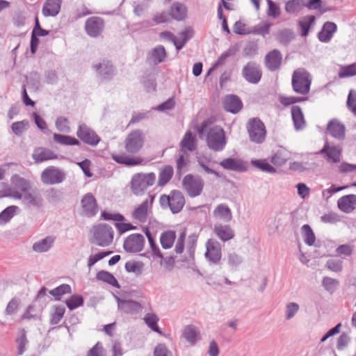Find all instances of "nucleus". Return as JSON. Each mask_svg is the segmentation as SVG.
Returning <instances> with one entry per match:
<instances>
[{
  "label": "nucleus",
  "mask_w": 356,
  "mask_h": 356,
  "mask_svg": "<svg viewBox=\"0 0 356 356\" xmlns=\"http://www.w3.org/2000/svg\"><path fill=\"white\" fill-rule=\"evenodd\" d=\"M209 122H203L198 129L200 134L207 131V143L209 148L215 152H219L224 149L227 140L224 130L219 126H214L208 129Z\"/></svg>",
  "instance_id": "f257e3e1"
},
{
  "label": "nucleus",
  "mask_w": 356,
  "mask_h": 356,
  "mask_svg": "<svg viewBox=\"0 0 356 356\" xmlns=\"http://www.w3.org/2000/svg\"><path fill=\"white\" fill-rule=\"evenodd\" d=\"M312 76L309 72L303 68L296 70L291 79V85L295 92L305 95L310 91Z\"/></svg>",
  "instance_id": "f03ea898"
},
{
  "label": "nucleus",
  "mask_w": 356,
  "mask_h": 356,
  "mask_svg": "<svg viewBox=\"0 0 356 356\" xmlns=\"http://www.w3.org/2000/svg\"><path fill=\"white\" fill-rule=\"evenodd\" d=\"M156 175L153 172L136 173L133 175L131 181V190L136 195H142L148 187L154 184Z\"/></svg>",
  "instance_id": "7ed1b4c3"
},
{
  "label": "nucleus",
  "mask_w": 356,
  "mask_h": 356,
  "mask_svg": "<svg viewBox=\"0 0 356 356\" xmlns=\"http://www.w3.org/2000/svg\"><path fill=\"white\" fill-rule=\"evenodd\" d=\"M92 241L101 247H106L111 244L113 240L114 232L113 228L106 224H99L92 229Z\"/></svg>",
  "instance_id": "20e7f679"
},
{
  "label": "nucleus",
  "mask_w": 356,
  "mask_h": 356,
  "mask_svg": "<svg viewBox=\"0 0 356 356\" xmlns=\"http://www.w3.org/2000/svg\"><path fill=\"white\" fill-rule=\"evenodd\" d=\"M159 202L163 208L169 207L173 213H179L185 204L184 197L179 191H172L168 195H161Z\"/></svg>",
  "instance_id": "39448f33"
},
{
  "label": "nucleus",
  "mask_w": 356,
  "mask_h": 356,
  "mask_svg": "<svg viewBox=\"0 0 356 356\" xmlns=\"http://www.w3.org/2000/svg\"><path fill=\"white\" fill-rule=\"evenodd\" d=\"M145 143V136L141 130L137 129L129 133L124 140V148L130 154L140 152Z\"/></svg>",
  "instance_id": "423d86ee"
},
{
  "label": "nucleus",
  "mask_w": 356,
  "mask_h": 356,
  "mask_svg": "<svg viewBox=\"0 0 356 356\" xmlns=\"http://www.w3.org/2000/svg\"><path fill=\"white\" fill-rule=\"evenodd\" d=\"M184 189L191 197L200 195L203 190L204 181L200 177L187 175L182 180Z\"/></svg>",
  "instance_id": "0eeeda50"
},
{
  "label": "nucleus",
  "mask_w": 356,
  "mask_h": 356,
  "mask_svg": "<svg viewBox=\"0 0 356 356\" xmlns=\"http://www.w3.org/2000/svg\"><path fill=\"white\" fill-rule=\"evenodd\" d=\"M248 131L251 141L261 143L266 137V128L264 123L258 118L251 119L248 124Z\"/></svg>",
  "instance_id": "6e6552de"
},
{
  "label": "nucleus",
  "mask_w": 356,
  "mask_h": 356,
  "mask_svg": "<svg viewBox=\"0 0 356 356\" xmlns=\"http://www.w3.org/2000/svg\"><path fill=\"white\" fill-rule=\"evenodd\" d=\"M154 197L145 200L140 204L136 206L131 212V218L134 221L145 223L147 221L152 209Z\"/></svg>",
  "instance_id": "1a4fd4ad"
},
{
  "label": "nucleus",
  "mask_w": 356,
  "mask_h": 356,
  "mask_svg": "<svg viewBox=\"0 0 356 356\" xmlns=\"http://www.w3.org/2000/svg\"><path fill=\"white\" fill-rule=\"evenodd\" d=\"M205 248L204 256L206 259L209 263L218 264L222 257L221 244L214 238H209L205 243Z\"/></svg>",
  "instance_id": "9d476101"
},
{
  "label": "nucleus",
  "mask_w": 356,
  "mask_h": 356,
  "mask_svg": "<svg viewBox=\"0 0 356 356\" xmlns=\"http://www.w3.org/2000/svg\"><path fill=\"white\" fill-rule=\"evenodd\" d=\"M65 178V173L54 166L45 168L41 174V181L47 185L61 183Z\"/></svg>",
  "instance_id": "9b49d317"
},
{
  "label": "nucleus",
  "mask_w": 356,
  "mask_h": 356,
  "mask_svg": "<svg viewBox=\"0 0 356 356\" xmlns=\"http://www.w3.org/2000/svg\"><path fill=\"white\" fill-rule=\"evenodd\" d=\"M144 243L145 238L142 234H134L125 239L123 247L126 252L136 253L143 250Z\"/></svg>",
  "instance_id": "f8f14e48"
},
{
  "label": "nucleus",
  "mask_w": 356,
  "mask_h": 356,
  "mask_svg": "<svg viewBox=\"0 0 356 356\" xmlns=\"http://www.w3.org/2000/svg\"><path fill=\"white\" fill-rule=\"evenodd\" d=\"M243 78L249 83H257L261 78V70L254 63H248L242 70Z\"/></svg>",
  "instance_id": "ddd939ff"
},
{
  "label": "nucleus",
  "mask_w": 356,
  "mask_h": 356,
  "mask_svg": "<svg viewBox=\"0 0 356 356\" xmlns=\"http://www.w3.org/2000/svg\"><path fill=\"white\" fill-rule=\"evenodd\" d=\"M76 134L82 141L92 146L97 145L100 140L97 134L86 124L79 126Z\"/></svg>",
  "instance_id": "4468645a"
},
{
  "label": "nucleus",
  "mask_w": 356,
  "mask_h": 356,
  "mask_svg": "<svg viewBox=\"0 0 356 356\" xmlns=\"http://www.w3.org/2000/svg\"><path fill=\"white\" fill-rule=\"evenodd\" d=\"M85 29L88 35L96 38L104 29V21L98 17H90L86 22Z\"/></svg>",
  "instance_id": "2eb2a0df"
},
{
  "label": "nucleus",
  "mask_w": 356,
  "mask_h": 356,
  "mask_svg": "<svg viewBox=\"0 0 356 356\" xmlns=\"http://www.w3.org/2000/svg\"><path fill=\"white\" fill-rule=\"evenodd\" d=\"M197 160V170L200 172H204L206 174H211L215 175L216 177H220V174L213 170L211 168L212 159L210 156L204 154H198L196 156Z\"/></svg>",
  "instance_id": "dca6fc26"
},
{
  "label": "nucleus",
  "mask_w": 356,
  "mask_h": 356,
  "mask_svg": "<svg viewBox=\"0 0 356 356\" xmlns=\"http://www.w3.org/2000/svg\"><path fill=\"white\" fill-rule=\"evenodd\" d=\"M325 156L327 162L339 163L341 157V148L339 146L330 145L326 143L319 152Z\"/></svg>",
  "instance_id": "f3484780"
},
{
  "label": "nucleus",
  "mask_w": 356,
  "mask_h": 356,
  "mask_svg": "<svg viewBox=\"0 0 356 356\" xmlns=\"http://www.w3.org/2000/svg\"><path fill=\"white\" fill-rule=\"evenodd\" d=\"M81 206L85 216H94L97 212L96 200L92 193L86 194L81 200Z\"/></svg>",
  "instance_id": "a211bd4d"
},
{
  "label": "nucleus",
  "mask_w": 356,
  "mask_h": 356,
  "mask_svg": "<svg viewBox=\"0 0 356 356\" xmlns=\"http://www.w3.org/2000/svg\"><path fill=\"white\" fill-rule=\"evenodd\" d=\"M219 165L224 169L236 172H243L247 170L246 164L238 158H227L222 160Z\"/></svg>",
  "instance_id": "6ab92c4d"
},
{
  "label": "nucleus",
  "mask_w": 356,
  "mask_h": 356,
  "mask_svg": "<svg viewBox=\"0 0 356 356\" xmlns=\"http://www.w3.org/2000/svg\"><path fill=\"white\" fill-rule=\"evenodd\" d=\"M213 232L216 236L223 242L228 241L234 236V231L227 225L220 223L214 225Z\"/></svg>",
  "instance_id": "aec40b11"
},
{
  "label": "nucleus",
  "mask_w": 356,
  "mask_h": 356,
  "mask_svg": "<svg viewBox=\"0 0 356 356\" xmlns=\"http://www.w3.org/2000/svg\"><path fill=\"white\" fill-rule=\"evenodd\" d=\"M20 200L28 203L32 207H40L42 204V198L40 195L34 190L29 189L24 193H19Z\"/></svg>",
  "instance_id": "412c9836"
},
{
  "label": "nucleus",
  "mask_w": 356,
  "mask_h": 356,
  "mask_svg": "<svg viewBox=\"0 0 356 356\" xmlns=\"http://www.w3.org/2000/svg\"><path fill=\"white\" fill-rule=\"evenodd\" d=\"M62 0H46L42 13L44 17H55L60 10Z\"/></svg>",
  "instance_id": "4be33fe9"
},
{
  "label": "nucleus",
  "mask_w": 356,
  "mask_h": 356,
  "mask_svg": "<svg viewBox=\"0 0 356 356\" xmlns=\"http://www.w3.org/2000/svg\"><path fill=\"white\" fill-rule=\"evenodd\" d=\"M340 210L350 213L356 209V195H347L341 197L337 202Z\"/></svg>",
  "instance_id": "5701e85b"
},
{
  "label": "nucleus",
  "mask_w": 356,
  "mask_h": 356,
  "mask_svg": "<svg viewBox=\"0 0 356 356\" xmlns=\"http://www.w3.org/2000/svg\"><path fill=\"white\" fill-rule=\"evenodd\" d=\"M118 305L122 312L127 314L138 313L142 309L139 302L131 300H120L118 298Z\"/></svg>",
  "instance_id": "b1692460"
},
{
  "label": "nucleus",
  "mask_w": 356,
  "mask_h": 356,
  "mask_svg": "<svg viewBox=\"0 0 356 356\" xmlns=\"http://www.w3.org/2000/svg\"><path fill=\"white\" fill-rule=\"evenodd\" d=\"M282 58V54L278 50L271 51L266 56L265 58L267 68L271 71L276 70L281 65Z\"/></svg>",
  "instance_id": "393cba45"
},
{
  "label": "nucleus",
  "mask_w": 356,
  "mask_h": 356,
  "mask_svg": "<svg viewBox=\"0 0 356 356\" xmlns=\"http://www.w3.org/2000/svg\"><path fill=\"white\" fill-rule=\"evenodd\" d=\"M223 105L226 111L232 113H238L242 108L241 101L234 95L226 96L223 101Z\"/></svg>",
  "instance_id": "a878e982"
},
{
  "label": "nucleus",
  "mask_w": 356,
  "mask_h": 356,
  "mask_svg": "<svg viewBox=\"0 0 356 356\" xmlns=\"http://www.w3.org/2000/svg\"><path fill=\"white\" fill-rule=\"evenodd\" d=\"M182 337L191 345L194 346L200 339V330L195 325H189L184 327Z\"/></svg>",
  "instance_id": "bb28decb"
},
{
  "label": "nucleus",
  "mask_w": 356,
  "mask_h": 356,
  "mask_svg": "<svg viewBox=\"0 0 356 356\" xmlns=\"http://www.w3.org/2000/svg\"><path fill=\"white\" fill-rule=\"evenodd\" d=\"M32 157L35 163L57 159L56 154L49 149L38 147L35 149Z\"/></svg>",
  "instance_id": "cd10ccee"
},
{
  "label": "nucleus",
  "mask_w": 356,
  "mask_h": 356,
  "mask_svg": "<svg viewBox=\"0 0 356 356\" xmlns=\"http://www.w3.org/2000/svg\"><path fill=\"white\" fill-rule=\"evenodd\" d=\"M213 217L225 222H229L232 218V214L230 209L226 204H220L218 205L213 212Z\"/></svg>",
  "instance_id": "c85d7f7f"
},
{
  "label": "nucleus",
  "mask_w": 356,
  "mask_h": 356,
  "mask_svg": "<svg viewBox=\"0 0 356 356\" xmlns=\"http://www.w3.org/2000/svg\"><path fill=\"white\" fill-rule=\"evenodd\" d=\"M337 29V24L334 22H327L324 24L322 30L318 33V39L323 42H329L334 33Z\"/></svg>",
  "instance_id": "c756f323"
},
{
  "label": "nucleus",
  "mask_w": 356,
  "mask_h": 356,
  "mask_svg": "<svg viewBox=\"0 0 356 356\" xmlns=\"http://www.w3.org/2000/svg\"><path fill=\"white\" fill-rule=\"evenodd\" d=\"M94 69L103 79H109L113 74V65L108 60H103L93 65Z\"/></svg>",
  "instance_id": "7c9ffc66"
},
{
  "label": "nucleus",
  "mask_w": 356,
  "mask_h": 356,
  "mask_svg": "<svg viewBox=\"0 0 356 356\" xmlns=\"http://www.w3.org/2000/svg\"><path fill=\"white\" fill-rule=\"evenodd\" d=\"M327 129L332 136L337 139L341 140L345 137V127L337 120H331L327 124Z\"/></svg>",
  "instance_id": "2f4dec72"
},
{
  "label": "nucleus",
  "mask_w": 356,
  "mask_h": 356,
  "mask_svg": "<svg viewBox=\"0 0 356 356\" xmlns=\"http://www.w3.org/2000/svg\"><path fill=\"white\" fill-rule=\"evenodd\" d=\"M54 241V237L47 236L44 238L35 242L32 247L33 250L38 253L47 252L53 246Z\"/></svg>",
  "instance_id": "473e14b6"
},
{
  "label": "nucleus",
  "mask_w": 356,
  "mask_h": 356,
  "mask_svg": "<svg viewBox=\"0 0 356 356\" xmlns=\"http://www.w3.org/2000/svg\"><path fill=\"white\" fill-rule=\"evenodd\" d=\"M186 7L184 4L175 2L171 6L170 15L175 20L181 21L186 17Z\"/></svg>",
  "instance_id": "72a5a7b5"
},
{
  "label": "nucleus",
  "mask_w": 356,
  "mask_h": 356,
  "mask_svg": "<svg viewBox=\"0 0 356 356\" xmlns=\"http://www.w3.org/2000/svg\"><path fill=\"white\" fill-rule=\"evenodd\" d=\"M291 115L294 124V127L296 130H300L305 127V120L300 106H292Z\"/></svg>",
  "instance_id": "f704fd0d"
},
{
  "label": "nucleus",
  "mask_w": 356,
  "mask_h": 356,
  "mask_svg": "<svg viewBox=\"0 0 356 356\" xmlns=\"http://www.w3.org/2000/svg\"><path fill=\"white\" fill-rule=\"evenodd\" d=\"M112 157L117 163L129 166L137 165L143 162V159L140 157H131L124 154H114Z\"/></svg>",
  "instance_id": "c9c22d12"
},
{
  "label": "nucleus",
  "mask_w": 356,
  "mask_h": 356,
  "mask_svg": "<svg viewBox=\"0 0 356 356\" xmlns=\"http://www.w3.org/2000/svg\"><path fill=\"white\" fill-rule=\"evenodd\" d=\"M305 0H289L286 3L285 10L289 14H295L300 12L306 7Z\"/></svg>",
  "instance_id": "e433bc0d"
},
{
  "label": "nucleus",
  "mask_w": 356,
  "mask_h": 356,
  "mask_svg": "<svg viewBox=\"0 0 356 356\" xmlns=\"http://www.w3.org/2000/svg\"><path fill=\"white\" fill-rule=\"evenodd\" d=\"M17 206H9L0 213V225H5L8 222L13 216L19 211Z\"/></svg>",
  "instance_id": "4c0bfd02"
},
{
  "label": "nucleus",
  "mask_w": 356,
  "mask_h": 356,
  "mask_svg": "<svg viewBox=\"0 0 356 356\" xmlns=\"http://www.w3.org/2000/svg\"><path fill=\"white\" fill-rule=\"evenodd\" d=\"M166 57V51L165 48L161 46H157L150 53V59L152 62L154 64H159L163 61H164Z\"/></svg>",
  "instance_id": "58836bf2"
},
{
  "label": "nucleus",
  "mask_w": 356,
  "mask_h": 356,
  "mask_svg": "<svg viewBox=\"0 0 356 356\" xmlns=\"http://www.w3.org/2000/svg\"><path fill=\"white\" fill-rule=\"evenodd\" d=\"M11 181L14 188H16V190L22 193H24L31 188L29 181L17 175L14 176Z\"/></svg>",
  "instance_id": "ea45409f"
},
{
  "label": "nucleus",
  "mask_w": 356,
  "mask_h": 356,
  "mask_svg": "<svg viewBox=\"0 0 356 356\" xmlns=\"http://www.w3.org/2000/svg\"><path fill=\"white\" fill-rule=\"evenodd\" d=\"M176 238V234L174 231H167L161 234L160 236V241L162 245V248L164 249H169L172 248L175 240Z\"/></svg>",
  "instance_id": "a19ab883"
},
{
  "label": "nucleus",
  "mask_w": 356,
  "mask_h": 356,
  "mask_svg": "<svg viewBox=\"0 0 356 356\" xmlns=\"http://www.w3.org/2000/svg\"><path fill=\"white\" fill-rule=\"evenodd\" d=\"M173 175V168L170 165H166L163 168L159 176L158 185L159 186H165L171 179Z\"/></svg>",
  "instance_id": "79ce46f5"
},
{
  "label": "nucleus",
  "mask_w": 356,
  "mask_h": 356,
  "mask_svg": "<svg viewBox=\"0 0 356 356\" xmlns=\"http://www.w3.org/2000/svg\"><path fill=\"white\" fill-rule=\"evenodd\" d=\"M124 267L128 273H132L136 275H140L143 272L144 264L139 261H129L125 264Z\"/></svg>",
  "instance_id": "37998d69"
},
{
  "label": "nucleus",
  "mask_w": 356,
  "mask_h": 356,
  "mask_svg": "<svg viewBox=\"0 0 356 356\" xmlns=\"http://www.w3.org/2000/svg\"><path fill=\"white\" fill-rule=\"evenodd\" d=\"M181 147L182 151L184 149H187L188 151H193L195 148V137L192 135L190 131H188L184 135L181 142Z\"/></svg>",
  "instance_id": "c03bdc74"
},
{
  "label": "nucleus",
  "mask_w": 356,
  "mask_h": 356,
  "mask_svg": "<svg viewBox=\"0 0 356 356\" xmlns=\"http://www.w3.org/2000/svg\"><path fill=\"white\" fill-rule=\"evenodd\" d=\"M54 139L56 143L65 145H76L80 144V142L75 138L58 134H54Z\"/></svg>",
  "instance_id": "a18cd8bd"
},
{
  "label": "nucleus",
  "mask_w": 356,
  "mask_h": 356,
  "mask_svg": "<svg viewBox=\"0 0 356 356\" xmlns=\"http://www.w3.org/2000/svg\"><path fill=\"white\" fill-rule=\"evenodd\" d=\"M315 17L313 15H307L304 17L299 22L300 27L301 29V34L305 37L307 35L309 29L311 26L314 24Z\"/></svg>",
  "instance_id": "49530a36"
},
{
  "label": "nucleus",
  "mask_w": 356,
  "mask_h": 356,
  "mask_svg": "<svg viewBox=\"0 0 356 356\" xmlns=\"http://www.w3.org/2000/svg\"><path fill=\"white\" fill-rule=\"evenodd\" d=\"M300 309V306L294 302H288L285 306L284 318L286 321L295 317Z\"/></svg>",
  "instance_id": "de8ad7c7"
},
{
  "label": "nucleus",
  "mask_w": 356,
  "mask_h": 356,
  "mask_svg": "<svg viewBox=\"0 0 356 356\" xmlns=\"http://www.w3.org/2000/svg\"><path fill=\"white\" fill-rule=\"evenodd\" d=\"M71 293V287L69 284H61L54 289L49 291V293L55 298L56 300H60L62 296Z\"/></svg>",
  "instance_id": "09e8293b"
},
{
  "label": "nucleus",
  "mask_w": 356,
  "mask_h": 356,
  "mask_svg": "<svg viewBox=\"0 0 356 356\" xmlns=\"http://www.w3.org/2000/svg\"><path fill=\"white\" fill-rule=\"evenodd\" d=\"M144 321L153 331L161 333L157 325L159 321L158 316L154 313H148L144 316Z\"/></svg>",
  "instance_id": "8fccbe9b"
},
{
  "label": "nucleus",
  "mask_w": 356,
  "mask_h": 356,
  "mask_svg": "<svg viewBox=\"0 0 356 356\" xmlns=\"http://www.w3.org/2000/svg\"><path fill=\"white\" fill-rule=\"evenodd\" d=\"M338 75L339 78H347L356 75V63L341 66Z\"/></svg>",
  "instance_id": "3c124183"
},
{
  "label": "nucleus",
  "mask_w": 356,
  "mask_h": 356,
  "mask_svg": "<svg viewBox=\"0 0 356 356\" xmlns=\"http://www.w3.org/2000/svg\"><path fill=\"white\" fill-rule=\"evenodd\" d=\"M339 281L336 279L325 277L322 281V285L324 289L330 293H333L339 286Z\"/></svg>",
  "instance_id": "603ef678"
},
{
  "label": "nucleus",
  "mask_w": 356,
  "mask_h": 356,
  "mask_svg": "<svg viewBox=\"0 0 356 356\" xmlns=\"http://www.w3.org/2000/svg\"><path fill=\"white\" fill-rule=\"evenodd\" d=\"M29 126V122L28 120H22L13 123L11 128L12 131L16 136H21L28 129Z\"/></svg>",
  "instance_id": "864d4df0"
},
{
  "label": "nucleus",
  "mask_w": 356,
  "mask_h": 356,
  "mask_svg": "<svg viewBox=\"0 0 356 356\" xmlns=\"http://www.w3.org/2000/svg\"><path fill=\"white\" fill-rule=\"evenodd\" d=\"M251 163L256 168L260 169L261 170L268 172V173H275L276 170L269 164L265 160H252Z\"/></svg>",
  "instance_id": "5fc2aeb1"
},
{
  "label": "nucleus",
  "mask_w": 356,
  "mask_h": 356,
  "mask_svg": "<svg viewBox=\"0 0 356 356\" xmlns=\"http://www.w3.org/2000/svg\"><path fill=\"white\" fill-rule=\"evenodd\" d=\"M302 230L303 232L305 242L308 245H310V246L313 245L314 244L316 238H315L314 234L313 231L312 230L311 227H309V225H304L302 227Z\"/></svg>",
  "instance_id": "6e6d98bb"
},
{
  "label": "nucleus",
  "mask_w": 356,
  "mask_h": 356,
  "mask_svg": "<svg viewBox=\"0 0 356 356\" xmlns=\"http://www.w3.org/2000/svg\"><path fill=\"white\" fill-rule=\"evenodd\" d=\"M54 310V312L51 315V323L56 325L61 321L65 309L63 306H55Z\"/></svg>",
  "instance_id": "4d7b16f0"
},
{
  "label": "nucleus",
  "mask_w": 356,
  "mask_h": 356,
  "mask_svg": "<svg viewBox=\"0 0 356 356\" xmlns=\"http://www.w3.org/2000/svg\"><path fill=\"white\" fill-rule=\"evenodd\" d=\"M294 38V33L291 30L284 29L277 34V40L280 42L286 44Z\"/></svg>",
  "instance_id": "13d9d810"
},
{
  "label": "nucleus",
  "mask_w": 356,
  "mask_h": 356,
  "mask_svg": "<svg viewBox=\"0 0 356 356\" xmlns=\"http://www.w3.org/2000/svg\"><path fill=\"white\" fill-rule=\"evenodd\" d=\"M97 278L105 282L110 284L112 286H118V281L115 277L108 272L101 271L97 273Z\"/></svg>",
  "instance_id": "bf43d9fd"
},
{
  "label": "nucleus",
  "mask_w": 356,
  "mask_h": 356,
  "mask_svg": "<svg viewBox=\"0 0 356 356\" xmlns=\"http://www.w3.org/2000/svg\"><path fill=\"white\" fill-rule=\"evenodd\" d=\"M83 303V298L79 295H74L70 299L66 300V305L70 310H73L81 306Z\"/></svg>",
  "instance_id": "052dcab7"
},
{
  "label": "nucleus",
  "mask_w": 356,
  "mask_h": 356,
  "mask_svg": "<svg viewBox=\"0 0 356 356\" xmlns=\"http://www.w3.org/2000/svg\"><path fill=\"white\" fill-rule=\"evenodd\" d=\"M325 266L329 270L339 273L342 270L343 262L338 259H330L327 261Z\"/></svg>",
  "instance_id": "680f3d73"
},
{
  "label": "nucleus",
  "mask_w": 356,
  "mask_h": 356,
  "mask_svg": "<svg viewBox=\"0 0 356 356\" xmlns=\"http://www.w3.org/2000/svg\"><path fill=\"white\" fill-rule=\"evenodd\" d=\"M19 193L14 187H7L0 191V197H8L15 200H20Z\"/></svg>",
  "instance_id": "e2e57ef3"
},
{
  "label": "nucleus",
  "mask_w": 356,
  "mask_h": 356,
  "mask_svg": "<svg viewBox=\"0 0 356 356\" xmlns=\"http://www.w3.org/2000/svg\"><path fill=\"white\" fill-rule=\"evenodd\" d=\"M102 216L105 220H113L115 222H124L125 218L119 213H110L107 211H103Z\"/></svg>",
  "instance_id": "0e129e2a"
},
{
  "label": "nucleus",
  "mask_w": 356,
  "mask_h": 356,
  "mask_svg": "<svg viewBox=\"0 0 356 356\" xmlns=\"http://www.w3.org/2000/svg\"><path fill=\"white\" fill-rule=\"evenodd\" d=\"M242 261L243 260L241 257L235 252H230L227 256L228 264L232 268L238 267Z\"/></svg>",
  "instance_id": "69168bd1"
},
{
  "label": "nucleus",
  "mask_w": 356,
  "mask_h": 356,
  "mask_svg": "<svg viewBox=\"0 0 356 356\" xmlns=\"http://www.w3.org/2000/svg\"><path fill=\"white\" fill-rule=\"evenodd\" d=\"M87 356H106V351L101 343L97 342L88 353Z\"/></svg>",
  "instance_id": "338daca9"
},
{
  "label": "nucleus",
  "mask_w": 356,
  "mask_h": 356,
  "mask_svg": "<svg viewBox=\"0 0 356 356\" xmlns=\"http://www.w3.org/2000/svg\"><path fill=\"white\" fill-rule=\"evenodd\" d=\"M154 356H172L171 351H170L165 344H158L154 350Z\"/></svg>",
  "instance_id": "774afa93"
}]
</instances>
